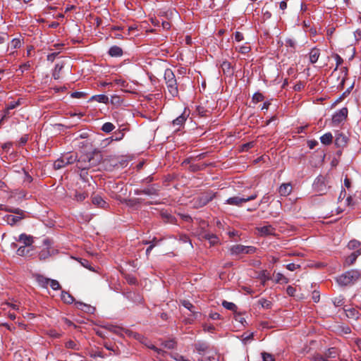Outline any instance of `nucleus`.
<instances>
[{
    "label": "nucleus",
    "mask_w": 361,
    "mask_h": 361,
    "mask_svg": "<svg viewBox=\"0 0 361 361\" xmlns=\"http://www.w3.org/2000/svg\"><path fill=\"white\" fill-rule=\"evenodd\" d=\"M102 159L101 152L94 149L90 152L82 154L80 157L77 155L76 166L79 170L89 169L98 166Z\"/></svg>",
    "instance_id": "f257e3e1"
},
{
    "label": "nucleus",
    "mask_w": 361,
    "mask_h": 361,
    "mask_svg": "<svg viewBox=\"0 0 361 361\" xmlns=\"http://www.w3.org/2000/svg\"><path fill=\"white\" fill-rule=\"evenodd\" d=\"M164 78L169 94L173 97L178 95L177 80L171 69L167 68L164 71Z\"/></svg>",
    "instance_id": "f03ea898"
},
{
    "label": "nucleus",
    "mask_w": 361,
    "mask_h": 361,
    "mask_svg": "<svg viewBox=\"0 0 361 361\" xmlns=\"http://www.w3.org/2000/svg\"><path fill=\"white\" fill-rule=\"evenodd\" d=\"M360 277V272L359 270L351 269L339 276L336 281L341 286H348L355 283Z\"/></svg>",
    "instance_id": "7ed1b4c3"
},
{
    "label": "nucleus",
    "mask_w": 361,
    "mask_h": 361,
    "mask_svg": "<svg viewBox=\"0 0 361 361\" xmlns=\"http://www.w3.org/2000/svg\"><path fill=\"white\" fill-rule=\"evenodd\" d=\"M77 160V154L68 152L63 154L57 159L53 164L55 170H59L65 166L75 163Z\"/></svg>",
    "instance_id": "20e7f679"
},
{
    "label": "nucleus",
    "mask_w": 361,
    "mask_h": 361,
    "mask_svg": "<svg viewBox=\"0 0 361 361\" xmlns=\"http://www.w3.org/2000/svg\"><path fill=\"white\" fill-rule=\"evenodd\" d=\"M329 178L324 176H319L316 178L313 183V189L319 195H322L326 194L330 186L329 185Z\"/></svg>",
    "instance_id": "39448f33"
},
{
    "label": "nucleus",
    "mask_w": 361,
    "mask_h": 361,
    "mask_svg": "<svg viewBox=\"0 0 361 361\" xmlns=\"http://www.w3.org/2000/svg\"><path fill=\"white\" fill-rule=\"evenodd\" d=\"M256 247L253 246H245L243 245H234L229 248L231 255L238 256L241 254H252L256 251Z\"/></svg>",
    "instance_id": "423d86ee"
},
{
    "label": "nucleus",
    "mask_w": 361,
    "mask_h": 361,
    "mask_svg": "<svg viewBox=\"0 0 361 361\" xmlns=\"http://www.w3.org/2000/svg\"><path fill=\"white\" fill-rule=\"evenodd\" d=\"M257 194L255 193L247 197H232L226 200V203L231 205H235L238 207L242 206L243 203L253 200L256 199Z\"/></svg>",
    "instance_id": "0eeeda50"
},
{
    "label": "nucleus",
    "mask_w": 361,
    "mask_h": 361,
    "mask_svg": "<svg viewBox=\"0 0 361 361\" xmlns=\"http://www.w3.org/2000/svg\"><path fill=\"white\" fill-rule=\"evenodd\" d=\"M348 109L343 107L340 110L335 112L332 116L331 123L334 126H338L341 123L344 121L348 116Z\"/></svg>",
    "instance_id": "6e6552de"
},
{
    "label": "nucleus",
    "mask_w": 361,
    "mask_h": 361,
    "mask_svg": "<svg viewBox=\"0 0 361 361\" xmlns=\"http://www.w3.org/2000/svg\"><path fill=\"white\" fill-rule=\"evenodd\" d=\"M216 197V192L212 191L207 192L201 196L198 197L195 200V204L197 207H202L207 204Z\"/></svg>",
    "instance_id": "1a4fd4ad"
},
{
    "label": "nucleus",
    "mask_w": 361,
    "mask_h": 361,
    "mask_svg": "<svg viewBox=\"0 0 361 361\" xmlns=\"http://www.w3.org/2000/svg\"><path fill=\"white\" fill-rule=\"evenodd\" d=\"M43 244H44V245L46 246V247L39 252V255H38L39 260H45V259H48L54 252V250H52L51 251L50 250L51 243H50L49 239H48V238L44 239L43 240Z\"/></svg>",
    "instance_id": "9d476101"
},
{
    "label": "nucleus",
    "mask_w": 361,
    "mask_h": 361,
    "mask_svg": "<svg viewBox=\"0 0 361 361\" xmlns=\"http://www.w3.org/2000/svg\"><path fill=\"white\" fill-rule=\"evenodd\" d=\"M257 231L261 236L274 235L276 229L271 225H266L257 228Z\"/></svg>",
    "instance_id": "9b49d317"
},
{
    "label": "nucleus",
    "mask_w": 361,
    "mask_h": 361,
    "mask_svg": "<svg viewBox=\"0 0 361 361\" xmlns=\"http://www.w3.org/2000/svg\"><path fill=\"white\" fill-rule=\"evenodd\" d=\"M360 255H361V248L354 251L348 257H346L345 262H344V265L345 266L353 265L355 262L358 256H360Z\"/></svg>",
    "instance_id": "f8f14e48"
},
{
    "label": "nucleus",
    "mask_w": 361,
    "mask_h": 361,
    "mask_svg": "<svg viewBox=\"0 0 361 361\" xmlns=\"http://www.w3.org/2000/svg\"><path fill=\"white\" fill-rule=\"evenodd\" d=\"M348 140V137L343 133H337L334 142L337 147L343 148L346 146Z\"/></svg>",
    "instance_id": "ddd939ff"
},
{
    "label": "nucleus",
    "mask_w": 361,
    "mask_h": 361,
    "mask_svg": "<svg viewBox=\"0 0 361 361\" xmlns=\"http://www.w3.org/2000/svg\"><path fill=\"white\" fill-rule=\"evenodd\" d=\"M200 236L202 238L208 240L211 245H214L219 242L218 237L214 233L203 231L200 233Z\"/></svg>",
    "instance_id": "4468645a"
},
{
    "label": "nucleus",
    "mask_w": 361,
    "mask_h": 361,
    "mask_svg": "<svg viewBox=\"0 0 361 361\" xmlns=\"http://www.w3.org/2000/svg\"><path fill=\"white\" fill-rule=\"evenodd\" d=\"M18 241L24 244V246L26 247L31 246L34 242L33 237L25 233L20 234L18 237Z\"/></svg>",
    "instance_id": "2eb2a0df"
},
{
    "label": "nucleus",
    "mask_w": 361,
    "mask_h": 361,
    "mask_svg": "<svg viewBox=\"0 0 361 361\" xmlns=\"http://www.w3.org/2000/svg\"><path fill=\"white\" fill-rule=\"evenodd\" d=\"M189 116V114L187 113L186 109L184 110V111L178 116L176 119H174L172 121V124L173 126H182L185 123V121L187 120L188 117Z\"/></svg>",
    "instance_id": "dca6fc26"
},
{
    "label": "nucleus",
    "mask_w": 361,
    "mask_h": 361,
    "mask_svg": "<svg viewBox=\"0 0 361 361\" xmlns=\"http://www.w3.org/2000/svg\"><path fill=\"white\" fill-rule=\"evenodd\" d=\"M92 204L98 207L105 209L108 207L106 202L99 195H96L92 198Z\"/></svg>",
    "instance_id": "f3484780"
},
{
    "label": "nucleus",
    "mask_w": 361,
    "mask_h": 361,
    "mask_svg": "<svg viewBox=\"0 0 361 361\" xmlns=\"http://www.w3.org/2000/svg\"><path fill=\"white\" fill-rule=\"evenodd\" d=\"M35 278L38 284L42 288H47L50 281V279L39 274H35Z\"/></svg>",
    "instance_id": "a211bd4d"
},
{
    "label": "nucleus",
    "mask_w": 361,
    "mask_h": 361,
    "mask_svg": "<svg viewBox=\"0 0 361 361\" xmlns=\"http://www.w3.org/2000/svg\"><path fill=\"white\" fill-rule=\"evenodd\" d=\"M108 54L112 57H121L123 56V49L118 46H112L109 48Z\"/></svg>",
    "instance_id": "6ab92c4d"
},
{
    "label": "nucleus",
    "mask_w": 361,
    "mask_h": 361,
    "mask_svg": "<svg viewBox=\"0 0 361 361\" xmlns=\"http://www.w3.org/2000/svg\"><path fill=\"white\" fill-rule=\"evenodd\" d=\"M75 306L77 308L84 311L85 312L90 313V314L94 313V310H95L94 307H92L90 305L85 304L81 302H75Z\"/></svg>",
    "instance_id": "aec40b11"
},
{
    "label": "nucleus",
    "mask_w": 361,
    "mask_h": 361,
    "mask_svg": "<svg viewBox=\"0 0 361 361\" xmlns=\"http://www.w3.org/2000/svg\"><path fill=\"white\" fill-rule=\"evenodd\" d=\"M292 191L290 183H283L279 188V192L281 196H288Z\"/></svg>",
    "instance_id": "412c9836"
},
{
    "label": "nucleus",
    "mask_w": 361,
    "mask_h": 361,
    "mask_svg": "<svg viewBox=\"0 0 361 361\" xmlns=\"http://www.w3.org/2000/svg\"><path fill=\"white\" fill-rule=\"evenodd\" d=\"M338 355V350L336 348H329L324 354L325 361H330L331 358H335Z\"/></svg>",
    "instance_id": "4be33fe9"
},
{
    "label": "nucleus",
    "mask_w": 361,
    "mask_h": 361,
    "mask_svg": "<svg viewBox=\"0 0 361 361\" xmlns=\"http://www.w3.org/2000/svg\"><path fill=\"white\" fill-rule=\"evenodd\" d=\"M319 55H320L319 49H318L317 48L312 49L310 52L309 53L310 61L312 63H316L318 61Z\"/></svg>",
    "instance_id": "5701e85b"
},
{
    "label": "nucleus",
    "mask_w": 361,
    "mask_h": 361,
    "mask_svg": "<svg viewBox=\"0 0 361 361\" xmlns=\"http://www.w3.org/2000/svg\"><path fill=\"white\" fill-rule=\"evenodd\" d=\"M103 328L117 335H121L122 332L125 331L123 328L112 324L104 325Z\"/></svg>",
    "instance_id": "b1692460"
},
{
    "label": "nucleus",
    "mask_w": 361,
    "mask_h": 361,
    "mask_svg": "<svg viewBox=\"0 0 361 361\" xmlns=\"http://www.w3.org/2000/svg\"><path fill=\"white\" fill-rule=\"evenodd\" d=\"M25 217V216H15L11 214L7 215L6 216L8 224L10 225L16 224L17 222L20 221Z\"/></svg>",
    "instance_id": "393cba45"
},
{
    "label": "nucleus",
    "mask_w": 361,
    "mask_h": 361,
    "mask_svg": "<svg viewBox=\"0 0 361 361\" xmlns=\"http://www.w3.org/2000/svg\"><path fill=\"white\" fill-rule=\"evenodd\" d=\"M90 101H96L99 103L107 104L109 102V97L105 94H97L93 95Z\"/></svg>",
    "instance_id": "a878e982"
},
{
    "label": "nucleus",
    "mask_w": 361,
    "mask_h": 361,
    "mask_svg": "<svg viewBox=\"0 0 361 361\" xmlns=\"http://www.w3.org/2000/svg\"><path fill=\"white\" fill-rule=\"evenodd\" d=\"M333 135L331 133H326L320 137V141L323 145H329L332 142Z\"/></svg>",
    "instance_id": "bb28decb"
},
{
    "label": "nucleus",
    "mask_w": 361,
    "mask_h": 361,
    "mask_svg": "<svg viewBox=\"0 0 361 361\" xmlns=\"http://www.w3.org/2000/svg\"><path fill=\"white\" fill-rule=\"evenodd\" d=\"M208 348V345L204 342L199 341L195 344V348L200 354L206 351Z\"/></svg>",
    "instance_id": "cd10ccee"
},
{
    "label": "nucleus",
    "mask_w": 361,
    "mask_h": 361,
    "mask_svg": "<svg viewBox=\"0 0 361 361\" xmlns=\"http://www.w3.org/2000/svg\"><path fill=\"white\" fill-rule=\"evenodd\" d=\"M61 300L67 304H71L74 301L73 297L69 293L64 290L61 292Z\"/></svg>",
    "instance_id": "c85d7f7f"
},
{
    "label": "nucleus",
    "mask_w": 361,
    "mask_h": 361,
    "mask_svg": "<svg viewBox=\"0 0 361 361\" xmlns=\"http://www.w3.org/2000/svg\"><path fill=\"white\" fill-rule=\"evenodd\" d=\"M143 194L152 196L156 195L158 192V189L155 188L154 185H150L142 190Z\"/></svg>",
    "instance_id": "c756f323"
},
{
    "label": "nucleus",
    "mask_w": 361,
    "mask_h": 361,
    "mask_svg": "<svg viewBox=\"0 0 361 361\" xmlns=\"http://www.w3.org/2000/svg\"><path fill=\"white\" fill-rule=\"evenodd\" d=\"M360 246H361V243L355 239L350 240L348 244V248L349 250H357L361 248Z\"/></svg>",
    "instance_id": "7c9ffc66"
},
{
    "label": "nucleus",
    "mask_w": 361,
    "mask_h": 361,
    "mask_svg": "<svg viewBox=\"0 0 361 361\" xmlns=\"http://www.w3.org/2000/svg\"><path fill=\"white\" fill-rule=\"evenodd\" d=\"M30 251V249L26 248V246H20V247H18L17 249L16 254L18 256L25 257L29 255Z\"/></svg>",
    "instance_id": "2f4dec72"
},
{
    "label": "nucleus",
    "mask_w": 361,
    "mask_h": 361,
    "mask_svg": "<svg viewBox=\"0 0 361 361\" xmlns=\"http://www.w3.org/2000/svg\"><path fill=\"white\" fill-rule=\"evenodd\" d=\"M222 306L226 310H229L233 312H235L237 310V306L235 305V304L231 302L224 300L222 302Z\"/></svg>",
    "instance_id": "473e14b6"
},
{
    "label": "nucleus",
    "mask_w": 361,
    "mask_h": 361,
    "mask_svg": "<svg viewBox=\"0 0 361 361\" xmlns=\"http://www.w3.org/2000/svg\"><path fill=\"white\" fill-rule=\"evenodd\" d=\"M87 197V193L85 192L75 191L74 195V200L78 202H82Z\"/></svg>",
    "instance_id": "72a5a7b5"
},
{
    "label": "nucleus",
    "mask_w": 361,
    "mask_h": 361,
    "mask_svg": "<svg viewBox=\"0 0 361 361\" xmlns=\"http://www.w3.org/2000/svg\"><path fill=\"white\" fill-rule=\"evenodd\" d=\"M115 128L114 125L112 123L106 122L103 124L102 127V130L104 133H110Z\"/></svg>",
    "instance_id": "f704fd0d"
},
{
    "label": "nucleus",
    "mask_w": 361,
    "mask_h": 361,
    "mask_svg": "<svg viewBox=\"0 0 361 361\" xmlns=\"http://www.w3.org/2000/svg\"><path fill=\"white\" fill-rule=\"evenodd\" d=\"M333 303L336 307H341L344 305L345 298L341 295L336 297L333 299Z\"/></svg>",
    "instance_id": "c9c22d12"
},
{
    "label": "nucleus",
    "mask_w": 361,
    "mask_h": 361,
    "mask_svg": "<svg viewBox=\"0 0 361 361\" xmlns=\"http://www.w3.org/2000/svg\"><path fill=\"white\" fill-rule=\"evenodd\" d=\"M346 315H347V317H350V318L358 319L359 312L355 309L352 308V309H349V310H346Z\"/></svg>",
    "instance_id": "e433bc0d"
},
{
    "label": "nucleus",
    "mask_w": 361,
    "mask_h": 361,
    "mask_svg": "<svg viewBox=\"0 0 361 361\" xmlns=\"http://www.w3.org/2000/svg\"><path fill=\"white\" fill-rule=\"evenodd\" d=\"M221 68L224 73H227L228 74H232L231 71V63L228 61H224L221 64Z\"/></svg>",
    "instance_id": "4c0bfd02"
},
{
    "label": "nucleus",
    "mask_w": 361,
    "mask_h": 361,
    "mask_svg": "<svg viewBox=\"0 0 361 361\" xmlns=\"http://www.w3.org/2000/svg\"><path fill=\"white\" fill-rule=\"evenodd\" d=\"M6 211L13 213L16 216H25V212L19 208H7Z\"/></svg>",
    "instance_id": "58836bf2"
},
{
    "label": "nucleus",
    "mask_w": 361,
    "mask_h": 361,
    "mask_svg": "<svg viewBox=\"0 0 361 361\" xmlns=\"http://www.w3.org/2000/svg\"><path fill=\"white\" fill-rule=\"evenodd\" d=\"M21 45V42L19 39L18 38H14L11 40L10 44H9V47L11 48V49H18L20 47Z\"/></svg>",
    "instance_id": "ea45409f"
},
{
    "label": "nucleus",
    "mask_w": 361,
    "mask_h": 361,
    "mask_svg": "<svg viewBox=\"0 0 361 361\" xmlns=\"http://www.w3.org/2000/svg\"><path fill=\"white\" fill-rule=\"evenodd\" d=\"M264 98V97L262 93L256 92L253 94L252 101V102L256 104V103L263 101Z\"/></svg>",
    "instance_id": "a19ab883"
},
{
    "label": "nucleus",
    "mask_w": 361,
    "mask_h": 361,
    "mask_svg": "<svg viewBox=\"0 0 361 361\" xmlns=\"http://www.w3.org/2000/svg\"><path fill=\"white\" fill-rule=\"evenodd\" d=\"M124 129L119 130L117 132H115L114 135L113 136V140L116 141L121 140L124 137Z\"/></svg>",
    "instance_id": "79ce46f5"
},
{
    "label": "nucleus",
    "mask_w": 361,
    "mask_h": 361,
    "mask_svg": "<svg viewBox=\"0 0 361 361\" xmlns=\"http://www.w3.org/2000/svg\"><path fill=\"white\" fill-rule=\"evenodd\" d=\"M258 302L262 307L266 309H269L271 307V302L264 298L260 299Z\"/></svg>",
    "instance_id": "37998d69"
},
{
    "label": "nucleus",
    "mask_w": 361,
    "mask_h": 361,
    "mask_svg": "<svg viewBox=\"0 0 361 361\" xmlns=\"http://www.w3.org/2000/svg\"><path fill=\"white\" fill-rule=\"evenodd\" d=\"M65 346H66V348H70V349H74V350L79 349L78 345L75 341H73L72 340H69L68 341H67L65 344Z\"/></svg>",
    "instance_id": "c03bdc74"
},
{
    "label": "nucleus",
    "mask_w": 361,
    "mask_h": 361,
    "mask_svg": "<svg viewBox=\"0 0 361 361\" xmlns=\"http://www.w3.org/2000/svg\"><path fill=\"white\" fill-rule=\"evenodd\" d=\"M162 345L168 349H173L175 348L176 342L173 340L166 341L162 343Z\"/></svg>",
    "instance_id": "a18cd8bd"
},
{
    "label": "nucleus",
    "mask_w": 361,
    "mask_h": 361,
    "mask_svg": "<svg viewBox=\"0 0 361 361\" xmlns=\"http://www.w3.org/2000/svg\"><path fill=\"white\" fill-rule=\"evenodd\" d=\"M49 284L50 285L51 288L54 290H57L61 288V286H60L59 281H57L56 280L50 279V281H49Z\"/></svg>",
    "instance_id": "49530a36"
},
{
    "label": "nucleus",
    "mask_w": 361,
    "mask_h": 361,
    "mask_svg": "<svg viewBox=\"0 0 361 361\" xmlns=\"http://www.w3.org/2000/svg\"><path fill=\"white\" fill-rule=\"evenodd\" d=\"M30 66H31V64H30V61H27L26 63H24L21 64L19 66V69L18 71H20V75H23V73H24V71L25 70H29Z\"/></svg>",
    "instance_id": "de8ad7c7"
},
{
    "label": "nucleus",
    "mask_w": 361,
    "mask_h": 361,
    "mask_svg": "<svg viewBox=\"0 0 361 361\" xmlns=\"http://www.w3.org/2000/svg\"><path fill=\"white\" fill-rule=\"evenodd\" d=\"M24 173V178H23V183L25 184H30L32 181V177L28 174V173L23 169Z\"/></svg>",
    "instance_id": "09e8293b"
},
{
    "label": "nucleus",
    "mask_w": 361,
    "mask_h": 361,
    "mask_svg": "<svg viewBox=\"0 0 361 361\" xmlns=\"http://www.w3.org/2000/svg\"><path fill=\"white\" fill-rule=\"evenodd\" d=\"M182 305L183 307H185L186 309L189 310L190 312H193L194 314H195V312H194L193 309H194V305L190 302L188 300H183L182 302Z\"/></svg>",
    "instance_id": "8fccbe9b"
},
{
    "label": "nucleus",
    "mask_w": 361,
    "mask_h": 361,
    "mask_svg": "<svg viewBox=\"0 0 361 361\" xmlns=\"http://www.w3.org/2000/svg\"><path fill=\"white\" fill-rule=\"evenodd\" d=\"M142 200L141 198H133V199H129L127 200L128 204L129 206H135L137 204H140L142 202Z\"/></svg>",
    "instance_id": "3c124183"
},
{
    "label": "nucleus",
    "mask_w": 361,
    "mask_h": 361,
    "mask_svg": "<svg viewBox=\"0 0 361 361\" xmlns=\"http://www.w3.org/2000/svg\"><path fill=\"white\" fill-rule=\"evenodd\" d=\"M236 49H238V51L240 53L245 54L248 53L250 51V47L247 45H243V46L239 47L238 48H236Z\"/></svg>",
    "instance_id": "603ef678"
},
{
    "label": "nucleus",
    "mask_w": 361,
    "mask_h": 361,
    "mask_svg": "<svg viewBox=\"0 0 361 361\" xmlns=\"http://www.w3.org/2000/svg\"><path fill=\"white\" fill-rule=\"evenodd\" d=\"M276 281L277 283H287V279L281 273H278L276 276Z\"/></svg>",
    "instance_id": "864d4df0"
},
{
    "label": "nucleus",
    "mask_w": 361,
    "mask_h": 361,
    "mask_svg": "<svg viewBox=\"0 0 361 361\" xmlns=\"http://www.w3.org/2000/svg\"><path fill=\"white\" fill-rule=\"evenodd\" d=\"M20 102L19 100L16 102H11L6 105L7 110H12L20 105Z\"/></svg>",
    "instance_id": "5fc2aeb1"
},
{
    "label": "nucleus",
    "mask_w": 361,
    "mask_h": 361,
    "mask_svg": "<svg viewBox=\"0 0 361 361\" xmlns=\"http://www.w3.org/2000/svg\"><path fill=\"white\" fill-rule=\"evenodd\" d=\"M125 332L126 334H127L128 335L130 336H133L135 339L137 340H139L140 339V338L142 337V336L137 333H135V332H133L130 330H125Z\"/></svg>",
    "instance_id": "6e6d98bb"
},
{
    "label": "nucleus",
    "mask_w": 361,
    "mask_h": 361,
    "mask_svg": "<svg viewBox=\"0 0 361 361\" xmlns=\"http://www.w3.org/2000/svg\"><path fill=\"white\" fill-rule=\"evenodd\" d=\"M48 334L52 338H60L61 336V334L54 329L49 330Z\"/></svg>",
    "instance_id": "4d7b16f0"
},
{
    "label": "nucleus",
    "mask_w": 361,
    "mask_h": 361,
    "mask_svg": "<svg viewBox=\"0 0 361 361\" xmlns=\"http://www.w3.org/2000/svg\"><path fill=\"white\" fill-rule=\"evenodd\" d=\"M87 170L88 169L80 170V176L84 181H88V174L87 171Z\"/></svg>",
    "instance_id": "13d9d810"
},
{
    "label": "nucleus",
    "mask_w": 361,
    "mask_h": 361,
    "mask_svg": "<svg viewBox=\"0 0 361 361\" xmlns=\"http://www.w3.org/2000/svg\"><path fill=\"white\" fill-rule=\"evenodd\" d=\"M262 358L263 361H274V359L272 357V355L267 353H262Z\"/></svg>",
    "instance_id": "bf43d9fd"
},
{
    "label": "nucleus",
    "mask_w": 361,
    "mask_h": 361,
    "mask_svg": "<svg viewBox=\"0 0 361 361\" xmlns=\"http://www.w3.org/2000/svg\"><path fill=\"white\" fill-rule=\"evenodd\" d=\"M85 94L82 92H74L71 93V97L80 99L84 97Z\"/></svg>",
    "instance_id": "052dcab7"
},
{
    "label": "nucleus",
    "mask_w": 361,
    "mask_h": 361,
    "mask_svg": "<svg viewBox=\"0 0 361 361\" xmlns=\"http://www.w3.org/2000/svg\"><path fill=\"white\" fill-rule=\"evenodd\" d=\"M335 59H336V66L334 69V71H336L338 69V67L343 63V59L338 55V54H335Z\"/></svg>",
    "instance_id": "680f3d73"
},
{
    "label": "nucleus",
    "mask_w": 361,
    "mask_h": 361,
    "mask_svg": "<svg viewBox=\"0 0 361 361\" xmlns=\"http://www.w3.org/2000/svg\"><path fill=\"white\" fill-rule=\"evenodd\" d=\"M201 361H218V357L216 355L206 356L201 359Z\"/></svg>",
    "instance_id": "e2e57ef3"
},
{
    "label": "nucleus",
    "mask_w": 361,
    "mask_h": 361,
    "mask_svg": "<svg viewBox=\"0 0 361 361\" xmlns=\"http://www.w3.org/2000/svg\"><path fill=\"white\" fill-rule=\"evenodd\" d=\"M259 278L263 281V284L270 279L267 274V271H262L259 275Z\"/></svg>",
    "instance_id": "0e129e2a"
},
{
    "label": "nucleus",
    "mask_w": 361,
    "mask_h": 361,
    "mask_svg": "<svg viewBox=\"0 0 361 361\" xmlns=\"http://www.w3.org/2000/svg\"><path fill=\"white\" fill-rule=\"evenodd\" d=\"M171 357L176 361H190L187 359H185L183 356L179 354L172 355Z\"/></svg>",
    "instance_id": "69168bd1"
},
{
    "label": "nucleus",
    "mask_w": 361,
    "mask_h": 361,
    "mask_svg": "<svg viewBox=\"0 0 361 361\" xmlns=\"http://www.w3.org/2000/svg\"><path fill=\"white\" fill-rule=\"evenodd\" d=\"M299 267H300V265L295 264L294 263H290L286 265L287 269H288L289 271H295L296 269H298Z\"/></svg>",
    "instance_id": "338daca9"
},
{
    "label": "nucleus",
    "mask_w": 361,
    "mask_h": 361,
    "mask_svg": "<svg viewBox=\"0 0 361 361\" xmlns=\"http://www.w3.org/2000/svg\"><path fill=\"white\" fill-rule=\"evenodd\" d=\"M286 45L288 47H290L293 49H295V42L292 39H287L286 40Z\"/></svg>",
    "instance_id": "774afa93"
}]
</instances>
